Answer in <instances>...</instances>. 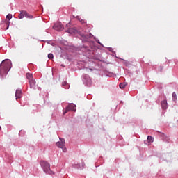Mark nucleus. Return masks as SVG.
I'll return each instance as SVG.
<instances>
[{
  "instance_id": "6ab92c4d",
  "label": "nucleus",
  "mask_w": 178,
  "mask_h": 178,
  "mask_svg": "<svg viewBox=\"0 0 178 178\" xmlns=\"http://www.w3.org/2000/svg\"><path fill=\"white\" fill-rule=\"evenodd\" d=\"M67 33H70V29L69 28L68 30L66 31Z\"/></svg>"
},
{
  "instance_id": "9b49d317",
  "label": "nucleus",
  "mask_w": 178,
  "mask_h": 178,
  "mask_svg": "<svg viewBox=\"0 0 178 178\" xmlns=\"http://www.w3.org/2000/svg\"><path fill=\"white\" fill-rule=\"evenodd\" d=\"M25 17H26L27 19L34 18V17L32 15L29 14L27 11H26Z\"/></svg>"
},
{
  "instance_id": "2eb2a0df",
  "label": "nucleus",
  "mask_w": 178,
  "mask_h": 178,
  "mask_svg": "<svg viewBox=\"0 0 178 178\" xmlns=\"http://www.w3.org/2000/svg\"><path fill=\"white\" fill-rule=\"evenodd\" d=\"M5 23H6V25L7 26L6 30H8L9 29V26L10 24V22L8 21V20H6L5 21Z\"/></svg>"
},
{
  "instance_id": "0eeeda50",
  "label": "nucleus",
  "mask_w": 178,
  "mask_h": 178,
  "mask_svg": "<svg viewBox=\"0 0 178 178\" xmlns=\"http://www.w3.org/2000/svg\"><path fill=\"white\" fill-rule=\"evenodd\" d=\"M15 97H16V99H17V98H22V90H21L18 89L16 90Z\"/></svg>"
},
{
  "instance_id": "f3484780",
  "label": "nucleus",
  "mask_w": 178,
  "mask_h": 178,
  "mask_svg": "<svg viewBox=\"0 0 178 178\" xmlns=\"http://www.w3.org/2000/svg\"><path fill=\"white\" fill-rule=\"evenodd\" d=\"M6 19H8V20H10L12 19V14H8L6 16Z\"/></svg>"
},
{
  "instance_id": "7ed1b4c3",
  "label": "nucleus",
  "mask_w": 178,
  "mask_h": 178,
  "mask_svg": "<svg viewBox=\"0 0 178 178\" xmlns=\"http://www.w3.org/2000/svg\"><path fill=\"white\" fill-rule=\"evenodd\" d=\"M70 111H73L74 112H76V105H74V104H70L63 112V115H66V113H67V112H70Z\"/></svg>"
},
{
  "instance_id": "ddd939ff",
  "label": "nucleus",
  "mask_w": 178,
  "mask_h": 178,
  "mask_svg": "<svg viewBox=\"0 0 178 178\" xmlns=\"http://www.w3.org/2000/svg\"><path fill=\"white\" fill-rule=\"evenodd\" d=\"M147 142L148 143H154V138L151 136H147Z\"/></svg>"
},
{
  "instance_id": "6e6552de",
  "label": "nucleus",
  "mask_w": 178,
  "mask_h": 178,
  "mask_svg": "<svg viewBox=\"0 0 178 178\" xmlns=\"http://www.w3.org/2000/svg\"><path fill=\"white\" fill-rule=\"evenodd\" d=\"M26 79L29 80V81L34 80V78L33 77V74L26 73Z\"/></svg>"
},
{
  "instance_id": "a211bd4d",
  "label": "nucleus",
  "mask_w": 178,
  "mask_h": 178,
  "mask_svg": "<svg viewBox=\"0 0 178 178\" xmlns=\"http://www.w3.org/2000/svg\"><path fill=\"white\" fill-rule=\"evenodd\" d=\"M86 166V163L84 162L81 163V168H84Z\"/></svg>"
},
{
  "instance_id": "423d86ee",
  "label": "nucleus",
  "mask_w": 178,
  "mask_h": 178,
  "mask_svg": "<svg viewBox=\"0 0 178 178\" xmlns=\"http://www.w3.org/2000/svg\"><path fill=\"white\" fill-rule=\"evenodd\" d=\"M29 83L30 88H31L32 90H35V81L33 79L32 81H29Z\"/></svg>"
},
{
  "instance_id": "9d476101",
  "label": "nucleus",
  "mask_w": 178,
  "mask_h": 178,
  "mask_svg": "<svg viewBox=\"0 0 178 178\" xmlns=\"http://www.w3.org/2000/svg\"><path fill=\"white\" fill-rule=\"evenodd\" d=\"M26 17V11H21L18 17L19 19H24Z\"/></svg>"
},
{
  "instance_id": "1a4fd4ad",
  "label": "nucleus",
  "mask_w": 178,
  "mask_h": 178,
  "mask_svg": "<svg viewBox=\"0 0 178 178\" xmlns=\"http://www.w3.org/2000/svg\"><path fill=\"white\" fill-rule=\"evenodd\" d=\"M161 107L163 109H166V108H168V102L166 100L161 102Z\"/></svg>"
},
{
  "instance_id": "f257e3e1",
  "label": "nucleus",
  "mask_w": 178,
  "mask_h": 178,
  "mask_svg": "<svg viewBox=\"0 0 178 178\" xmlns=\"http://www.w3.org/2000/svg\"><path fill=\"white\" fill-rule=\"evenodd\" d=\"M12 67V62L10 60H5L2 61L0 65V74L3 76L6 73H8Z\"/></svg>"
},
{
  "instance_id": "dca6fc26",
  "label": "nucleus",
  "mask_w": 178,
  "mask_h": 178,
  "mask_svg": "<svg viewBox=\"0 0 178 178\" xmlns=\"http://www.w3.org/2000/svg\"><path fill=\"white\" fill-rule=\"evenodd\" d=\"M48 58H49V59H54V54H48Z\"/></svg>"
},
{
  "instance_id": "5701e85b",
  "label": "nucleus",
  "mask_w": 178,
  "mask_h": 178,
  "mask_svg": "<svg viewBox=\"0 0 178 178\" xmlns=\"http://www.w3.org/2000/svg\"><path fill=\"white\" fill-rule=\"evenodd\" d=\"M0 130H2V127H0Z\"/></svg>"
},
{
  "instance_id": "412c9836",
  "label": "nucleus",
  "mask_w": 178,
  "mask_h": 178,
  "mask_svg": "<svg viewBox=\"0 0 178 178\" xmlns=\"http://www.w3.org/2000/svg\"><path fill=\"white\" fill-rule=\"evenodd\" d=\"M83 37H85V38H88V35H83Z\"/></svg>"
},
{
  "instance_id": "aec40b11",
  "label": "nucleus",
  "mask_w": 178,
  "mask_h": 178,
  "mask_svg": "<svg viewBox=\"0 0 178 178\" xmlns=\"http://www.w3.org/2000/svg\"><path fill=\"white\" fill-rule=\"evenodd\" d=\"M70 26V24H67V25H66V27H69Z\"/></svg>"
},
{
  "instance_id": "f03ea898",
  "label": "nucleus",
  "mask_w": 178,
  "mask_h": 178,
  "mask_svg": "<svg viewBox=\"0 0 178 178\" xmlns=\"http://www.w3.org/2000/svg\"><path fill=\"white\" fill-rule=\"evenodd\" d=\"M40 165L45 173L51 174V165L45 161H40Z\"/></svg>"
},
{
  "instance_id": "f8f14e48",
  "label": "nucleus",
  "mask_w": 178,
  "mask_h": 178,
  "mask_svg": "<svg viewBox=\"0 0 178 178\" xmlns=\"http://www.w3.org/2000/svg\"><path fill=\"white\" fill-rule=\"evenodd\" d=\"M172 101H174V102L177 101V95H176V92L172 93Z\"/></svg>"
},
{
  "instance_id": "4be33fe9",
  "label": "nucleus",
  "mask_w": 178,
  "mask_h": 178,
  "mask_svg": "<svg viewBox=\"0 0 178 178\" xmlns=\"http://www.w3.org/2000/svg\"><path fill=\"white\" fill-rule=\"evenodd\" d=\"M63 152H66V148H64Z\"/></svg>"
},
{
  "instance_id": "20e7f679",
  "label": "nucleus",
  "mask_w": 178,
  "mask_h": 178,
  "mask_svg": "<svg viewBox=\"0 0 178 178\" xmlns=\"http://www.w3.org/2000/svg\"><path fill=\"white\" fill-rule=\"evenodd\" d=\"M53 29L54 30H56L57 31H62V30H63L64 27H63V25L62 24V23L57 22L54 25Z\"/></svg>"
},
{
  "instance_id": "4468645a",
  "label": "nucleus",
  "mask_w": 178,
  "mask_h": 178,
  "mask_svg": "<svg viewBox=\"0 0 178 178\" xmlns=\"http://www.w3.org/2000/svg\"><path fill=\"white\" fill-rule=\"evenodd\" d=\"M127 86V84L126 83H120V88L123 90V88H124Z\"/></svg>"
},
{
  "instance_id": "39448f33",
  "label": "nucleus",
  "mask_w": 178,
  "mask_h": 178,
  "mask_svg": "<svg viewBox=\"0 0 178 178\" xmlns=\"http://www.w3.org/2000/svg\"><path fill=\"white\" fill-rule=\"evenodd\" d=\"M56 147L58 148H63L65 145H66V143H65V139L60 138V141L57 142L56 143Z\"/></svg>"
}]
</instances>
